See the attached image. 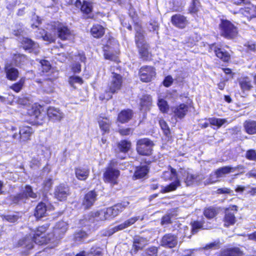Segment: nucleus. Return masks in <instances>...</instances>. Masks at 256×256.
<instances>
[{"mask_svg": "<svg viewBox=\"0 0 256 256\" xmlns=\"http://www.w3.org/2000/svg\"><path fill=\"white\" fill-rule=\"evenodd\" d=\"M177 244V236L172 234H164L160 240V246L166 248H174Z\"/></svg>", "mask_w": 256, "mask_h": 256, "instance_id": "nucleus-12", "label": "nucleus"}, {"mask_svg": "<svg viewBox=\"0 0 256 256\" xmlns=\"http://www.w3.org/2000/svg\"><path fill=\"white\" fill-rule=\"evenodd\" d=\"M154 68L150 66L142 67L140 70V76L142 81L146 82H150L156 76Z\"/></svg>", "mask_w": 256, "mask_h": 256, "instance_id": "nucleus-11", "label": "nucleus"}, {"mask_svg": "<svg viewBox=\"0 0 256 256\" xmlns=\"http://www.w3.org/2000/svg\"><path fill=\"white\" fill-rule=\"evenodd\" d=\"M152 98L150 96L144 95L140 100V104L142 107H148L152 104Z\"/></svg>", "mask_w": 256, "mask_h": 256, "instance_id": "nucleus-45", "label": "nucleus"}, {"mask_svg": "<svg viewBox=\"0 0 256 256\" xmlns=\"http://www.w3.org/2000/svg\"><path fill=\"white\" fill-rule=\"evenodd\" d=\"M208 121L211 125L216 126L218 128H220L227 122L226 119L217 118H209Z\"/></svg>", "mask_w": 256, "mask_h": 256, "instance_id": "nucleus-40", "label": "nucleus"}, {"mask_svg": "<svg viewBox=\"0 0 256 256\" xmlns=\"http://www.w3.org/2000/svg\"><path fill=\"white\" fill-rule=\"evenodd\" d=\"M120 171L113 168L110 164L106 168L104 174V180L105 182L110 183L112 184H117V179L120 176Z\"/></svg>", "mask_w": 256, "mask_h": 256, "instance_id": "nucleus-9", "label": "nucleus"}, {"mask_svg": "<svg viewBox=\"0 0 256 256\" xmlns=\"http://www.w3.org/2000/svg\"><path fill=\"white\" fill-rule=\"evenodd\" d=\"M139 218L140 216H134L132 218L126 220L124 222L120 224L119 226L114 227L108 232V236L112 235L113 234L120 230H122L132 226L139 219Z\"/></svg>", "mask_w": 256, "mask_h": 256, "instance_id": "nucleus-18", "label": "nucleus"}, {"mask_svg": "<svg viewBox=\"0 0 256 256\" xmlns=\"http://www.w3.org/2000/svg\"><path fill=\"white\" fill-rule=\"evenodd\" d=\"M87 256H103V254L99 248H92L87 254Z\"/></svg>", "mask_w": 256, "mask_h": 256, "instance_id": "nucleus-54", "label": "nucleus"}, {"mask_svg": "<svg viewBox=\"0 0 256 256\" xmlns=\"http://www.w3.org/2000/svg\"><path fill=\"white\" fill-rule=\"evenodd\" d=\"M220 28L221 34L227 38H233L238 34L237 28L228 20H222Z\"/></svg>", "mask_w": 256, "mask_h": 256, "instance_id": "nucleus-5", "label": "nucleus"}, {"mask_svg": "<svg viewBox=\"0 0 256 256\" xmlns=\"http://www.w3.org/2000/svg\"><path fill=\"white\" fill-rule=\"evenodd\" d=\"M42 158H33L31 160V167L34 168L35 166L39 167L40 165V161Z\"/></svg>", "mask_w": 256, "mask_h": 256, "instance_id": "nucleus-59", "label": "nucleus"}, {"mask_svg": "<svg viewBox=\"0 0 256 256\" xmlns=\"http://www.w3.org/2000/svg\"><path fill=\"white\" fill-rule=\"evenodd\" d=\"M88 237V234L84 231L80 230L74 234V238L76 242H83Z\"/></svg>", "mask_w": 256, "mask_h": 256, "instance_id": "nucleus-44", "label": "nucleus"}, {"mask_svg": "<svg viewBox=\"0 0 256 256\" xmlns=\"http://www.w3.org/2000/svg\"><path fill=\"white\" fill-rule=\"evenodd\" d=\"M148 244V240L139 236H136L134 238L133 248L135 252L142 249Z\"/></svg>", "mask_w": 256, "mask_h": 256, "instance_id": "nucleus-24", "label": "nucleus"}, {"mask_svg": "<svg viewBox=\"0 0 256 256\" xmlns=\"http://www.w3.org/2000/svg\"><path fill=\"white\" fill-rule=\"evenodd\" d=\"M86 57L83 54H78L76 56L75 60L78 61L77 62L74 63L72 66V70L74 73H78L81 70V65L78 63L79 62H84Z\"/></svg>", "mask_w": 256, "mask_h": 256, "instance_id": "nucleus-29", "label": "nucleus"}, {"mask_svg": "<svg viewBox=\"0 0 256 256\" xmlns=\"http://www.w3.org/2000/svg\"><path fill=\"white\" fill-rule=\"evenodd\" d=\"M34 132L32 127L22 126L20 128L19 133L13 134L12 138L14 140H18L20 142H26L30 140V137Z\"/></svg>", "mask_w": 256, "mask_h": 256, "instance_id": "nucleus-8", "label": "nucleus"}, {"mask_svg": "<svg viewBox=\"0 0 256 256\" xmlns=\"http://www.w3.org/2000/svg\"><path fill=\"white\" fill-rule=\"evenodd\" d=\"M98 122L102 130L104 132H108L111 122L108 118L100 116L98 118Z\"/></svg>", "mask_w": 256, "mask_h": 256, "instance_id": "nucleus-28", "label": "nucleus"}, {"mask_svg": "<svg viewBox=\"0 0 256 256\" xmlns=\"http://www.w3.org/2000/svg\"><path fill=\"white\" fill-rule=\"evenodd\" d=\"M200 2L198 0H192V3L189 8L190 12L195 14L198 10Z\"/></svg>", "mask_w": 256, "mask_h": 256, "instance_id": "nucleus-50", "label": "nucleus"}, {"mask_svg": "<svg viewBox=\"0 0 256 256\" xmlns=\"http://www.w3.org/2000/svg\"><path fill=\"white\" fill-rule=\"evenodd\" d=\"M92 218H89L90 221L94 220H110L108 216L106 214V209L102 210L96 212H92L90 214Z\"/></svg>", "mask_w": 256, "mask_h": 256, "instance_id": "nucleus-22", "label": "nucleus"}, {"mask_svg": "<svg viewBox=\"0 0 256 256\" xmlns=\"http://www.w3.org/2000/svg\"><path fill=\"white\" fill-rule=\"evenodd\" d=\"M36 36L38 38H42L44 40L53 42L55 40V36L50 34L47 33L44 30L38 28L36 32Z\"/></svg>", "mask_w": 256, "mask_h": 256, "instance_id": "nucleus-25", "label": "nucleus"}, {"mask_svg": "<svg viewBox=\"0 0 256 256\" xmlns=\"http://www.w3.org/2000/svg\"><path fill=\"white\" fill-rule=\"evenodd\" d=\"M237 212V206H232L226 208V210L225 216L224 218V225L228 226L233 225L236 222L235 213Z\"/></svg>", "mask_w": 256, "mask_h": 256, "instance_id": "nucleus-13", "label": "nucleus"}, {"mask_svg": "<svg viewBox=\"0 0 256 256\" xmlns=\"http://www.w3.org/2000/svg\"><path fill=\"white\" fill-rule=\"evenodd\" d=\"M159 124L164 134L166 135L168 134H170V129L166 122L163 120H160L159 121Z\"/></svg>", "mask_w": 256, "mask_h": 256, "instance_id": "nucleus-55", "label": "nucleus"}, {"mask_svg": "<svg viewBox=\"0 0 256 256\" xmlns=\"http://www.w3.org/2000/svg\"><path fill=\"white\" fill-rule=\"evenodd\" d=\"M131 146V143L130 142L124 140L121 141L118 144V148L120 152H127Z\"/></svg>", "mask_w": 256, "mask_h": 256, "instance_id": "nucleus-41", "label": "nucleus"}, {"mask_svg": "<svg viewBox=\"0 0 256 256\" xmlns=\"http://www.w3.org/2000/svg\"><path fill=\"white\" fill-rule=\"evenodd\" d=\"M68 230V224L64 221L58 222L55 225L54 228V234H48L46 236L48 239L50 236V240L48 241L49 243H54L55 242V238L56 240L60 238Z\"/></svg>", "mask_w": 256, "mask_h": 256, "instance_id": "nucleus-7", "label": "nucleus"}, {"mask_svg": "<svg viewBox=\"0 0 256 256\" xmlns=\"http://www.w3.org/2000/svg\"><path fill=\"white\" fill-rule=\"evenodd\" d=\"M5 218L8 222H14L18 219L19 216L17 214H10L6 216Z\"/></svg>", "mask_w": 256, "mask_h": 256, "instance_id": "nucleus-62", "label": "nucleus"}, {"mask_svg": "<svg viewBox=\"0 0 256 256\" xmlns=\"http://www.w3.org/2000/svg\"><path fill=\"white\" fill-rule=\"evenodd\" d=\"M122 77L120 75L112 72L111 80L108 85L109 91H106L104 94H100V100H108L112 98V94H114L122 86Z\"/></svg>", "mask_w": 256, "mask_h": 256, "instance_id": "nucleus-2", "label": "nucleus"}, {"mask_svg": "<svg viewBox=\"0 0 256 256\" xmlns=\"http://www.w3.org/2000/svg\"><path fill=\"white\" fill-rule=\"evenodd\" d=\"M246 156L249 160L256 161V152L253 150H248Z\"/></svg>", "mask_w": 256, "mask_h": 256, "instance_id": "nucleus-57", "label": "nucleus"}, {"mask_svg": "<svg viewBox=\"0 0 256 256\" xmlns=\"http://www.w3.org/2000/svg\"><path fill=\"white\" fill-rule=\"evenodd\" d=\"M216 55L224 62H228L230 59V54L220 49L215 48L214 50Z\"/></svg>", "mask_w": 256, "mask_h": 256, "instance_id": "nucleus-38", "label": "nucleus"}, {"mask_svg": "<svg viewBox=\"0 0 256 256\" xmlns=\"http://www.w3.org/2000/svg\"><path fill=\"white\" fill-rule=\"evenodd\" d=\"M21 44L24 48L28 50L30 52L38 54L40 52L38 44L28 38H23Z\"/></svg>", "mask_w": 256, "mask_h": 256, "instance_id": "nucleus-10", "label": "nucleus"}, {"mask_svg": "<svg viewBox=\"0 0 256 256\" xmlns=\"http://www.w3.org/2000/svg\"><path fill=\"white\" fill-rule=\"evenodd\" d=\"M69 83L72 86H74L76 84H82L83 82L82 78L78 76H72L69 78Z\"/></svg>", "mask_w": 256, "mask_h": 256, "instance_id": "nucleus-52", "label": "nucleus"}, {"mask_svg": "<svg viewBox=\"0 0 256 256\" xmlns=\"http://www.w3.org/2000/svg\"><path fill=\"white\" fill-rule=\"evenodd\" d=\"M39 196V194L33 191L31 186H26L22 192L16 196L13 201L14 203L26 202L28 198L36 199Z\"/></svg>", "mask_w": 256, "mask_h": 256, "instance_id": "nucleus-6", "label": "nucleus"}, {"mask_svg": "<svg viewBox=\"0 0 256 256\" xmlns=\"http://www.w3.org/2000/svg\"><path fill=\"white\" fill-rule=\"evenodd\" d=\"M41 64V70L42 72L44 73H46L49 72V70L51 68V66L50 62L46 60H42L40 62Z\"/></svg>", "mask_w": 256, "mask_h": 256, "instance_id": "nucleus-49", "label": "nucleus"}, {"mask_svg": "<svg viewBox=\"0 0 256 256\" xmlns=\"http://www.w3.org/2000/svg\"><path fill=\"white\" fill-rule=\"evenodd\" d=\"M130 204V202L128 201H124L120 203H118L116 204V208H118V214L122 212L124 209L126 208Z\"/></svg>", "mask_w": 256, "mask_h": 256, "instance_id": "nucleus-56", "label": "nucleus"}, {"mask_svg": "<svg viewBox=\"0 0 256 256\" xmlns=\"http://www.w3.org/2000/svg\"><path fill=\"white\" fill-rule=\"evenodd\" d=\"M146 253L150 256H156L158 248L155 246H152L146 250Z\"/></svg>", "mask_w": 256, "mask_h": 256, "instance_id": "nucleus-63", "label": "nucleus"}, {"mask_svg": "<svg viewBox=\"0 0 256 256\" xmlns=\"http://www.w3.org/2000/svg\"><path fill=\"white\" fill-rule=\"evenodd\" d=\"M154 144L148 138L138 140L136 142V150L142 156H150L152 154Z\"/></svg>", "mask_w": 256, "mask_h": 256, "instance_id": "nucleus-4", "label": "nucleus"}, {"mask_svg": "<svg viewBox=\"0 0 256 256\" xmlns=\"http://www.w3.org/2000/svg\"><path fill=\"white\" fill-rule=\"evenodd\" d=\"M139 49V53L144 60H147L150 55L148 50V46L146 43L142 44L141 46H137Z\"/></svg>", "mask_w": 256, "mask_h": 256, "instance_id": "nucleus-39", "label": "nucleus"}, {"mask_svg": "<svg viewBox=\"0 0 256 256\" xmlns=\"http://www.w3.org/2000/svg\"><path fill=\"white\" fill-rule=\"evenodd\" d=\"M90 174V170L87 167L79 166L75 168V174L78 179L80 180H86Z\"/></svg>", "mask_w": 256, "mask_h": 256, "instance_id": "nucleus-23", "label": "nucleus"}, {"mask_svg": "<svg viewBox=\"0 0 256 256\" xmlns=\"http://www.w3.org/2000/svg\"><path fill=\"white\" fill-rule=\"evenodd\" d=\"M52 184V180L50 178H46L44 182V187L45 190H48L50 189Z\"/></svg>", "mask_w": 256, "mask_h": 256, "instance_id": "nucleus-61", "label": "nucleus"}, {"mask_svg": "<svg viewBox=\"0 0 256 256\" xmlns=\"http://www.w3.org/2000/svg\"><path fill=\"white\" fill-rule=\"evenodd\" d=\"M244 128L246 132L250 134H256V122L254 120H246L244 123Z\"/></svg>", "mask_w": 256, "mask_h": 256, "instance_id": "nucleus-32", "label": "nucleus"}, {"mask_svg": "<svg viewBox=\"0 0 256 256\" xmlns=\"http://www.w3.org/2000/svg\"><path fill=\"white\" fill-rule=\"evenodd\" d=\"M245 12L250 14V18L256 17V8L252 6L251 8H248L245 10Z\"/></svg>", "mask_w": 256, "mask_h": 256, "instance_id": "nucleus-60", "label": "nucleus"}, {"mask_svg": "<svg viewBox=\"0 0 256 256\" xmlns=\"http://www.w3.org/2000/svg\"><path fill=\"white\" fill-rule=\"evenodd\" d=\"M58 36L62 40H68L74 38V33L72 31L62 24H60L57 28Z\"/></svg>", "mask_w": 256, "mask_h": 256, "instance_id": "nucleus-17", "label": "nucleus"}, {"mask_svg": "<svg viewBox=\"0 0 256 256\" xmlns=\"http://www.w3.org/2000/svg\"><path fill=\"white\" fill-rule=\"evenodd\" d=\"M97 194L94 190L88 192L84 196L82 202V206L84 208H90L96 200Z\"/></svg>", "mask_w": 256, "mask_h": 256, "instance_id": "nucleus-19", "label": "nucleus"}, {"mask_svg": "<svg viewBox=\"0 0 256 256\" xmlns=\"http://www.w3.org/2000/svg\"><path fill=\"white\" fill-rule=\"evenodd\" d=\"M242 253L238 248H228L223 251L220 256H242Z\"/></svg>", "mask_w": 256, "mask_h": 256, "instance_id": "nucleus-36", "label": "nucleus"}, {"mask_svg": "<svg viewBox=\"0 0 256 256\" xmlns=\"http://www.w3.org/2000/svg\"><path fill=\"white\" fill-rule=\"evenodd\" d=\"M219 248L218 242H214L207 244L205 247L200 248V250L218 249Z\"/></svg>", "mask_w": 256, "mask_h": 256, "instance_id": "nucleus-58", "label": "nucleus"}, {"mask_svg": "<svg viewBox=\"0 0 256 256\" xmlns=\"http://www.w3.org/2000/svg\"><path fill=\"white\" fill-rule=\"evenodd\" d=\"M239 84L242 92L249 91L252 88V80L248 77L240 78Z\"/></svg>", "mask_w": 256, "mask_h": 256, "instance_id": "nucleus-27", "label": "nucleus"}, {"mask_svg": "<svg viewBox=\"0 0 256 256\" xmlns=\"http://www.w3.org/2000/svg\"><path fill=\"white\" fill-rule=\"evenodd\" d=\"M48 227V224L39 226L34 234L26 236L20 239L18 242V246L30 250L34 248L36 244L43 245L48 244L50 238L49 236L48 239L44 234Z\"/></svg>", "mask_w": 256, "mask_h": 256, "instance_id": "nucleus-1", "label": "nucleus"}, {"mask_svg": "<svg viewBox=\"0 0 256 256\" xmlns=\"http://www.w3.org/2000/svg\"><path fill=\"white\" fill-rule=\"evenodd\" d=\"M236 168L230 166H224L217 169L214 172V175L216 178H220L224 176L226 174H230L231 172H234L236 170Z\"/></svg>", "mask_w": 256, "mask_h": 256, "instance_id": "nucleus-26", "label": "nucleus"}, {"mask_svg": "<svg viewBox=\"0 0 256 256\" xmlns=\"http://www.w3.org/2000/svg\"><path fill=\"white\" fill-rule=\"evenodd\" d=\"M14 59L16 65L22 64L26 60V56L20 54H14Z\"/></svg>", "mask_w": 256, "mask_h": 256, "instance_id": "nucleus-48", "label": "nucleus"}, {"mask_svg": "<svg viewBox=\"0 0 256 256\" xmlns=\"http://www.w3.org/2000/svg\"><path fill=\"white\" fill-rule=\"evenodd\" d=\"M54 194L58 200H64L70 194L69 188L64 184H60L56 188Z\"/></svg>", "mask_w": 256, "mask_h": 256, "instance_id": "nucleus-15", "label": "nucleus"}, {"mask_svg": "<svg viewBox=\"0 0 256 256\" xmlns=\"http://www.w3.org/2000/svg\"><path fill=\"white\" fill-rule=\"evenodd\" d=\"M158 105L161 112H166L168 110V106L167 102L162 98H158Z\"/></svg>", "mask_w": 256, "mask_h": 256, "instance_id": "nucleus-46", "label": "nucleus"}, {"mask_svg": "<svg viewBox=\"0 0 256 256\" xmlns=\"http://www.w3.org/2000/svg\"><path fill=\"white\" fill-rule=\"evenodd\" d=\"M188 106L184 104H181L172 108V110L174 116L180 119L185 116L188 112Z\"/></svg>", "mask_w": 256, "mask_h": 256, "instance_id": "nucleus-20", "label": "nucleus"}, {"mask_svg": "<svg viewBox=\"0 0 256 256\" xmlns=\"http://www.w3.org/2000/svg\"><path fill=\"white\" fill-rule=\"evenodd\" d=\"M90 32L93 36L96 38L102 36L104 33V28L99 24L94 25Z\"/></svg>", "mask_w": 256, "mask_h": 256, "instance_id": "nucleus-35", "label": "nucleus"}, {"mask_svg": "<svg viewBox=\"0 0 256 256\" xmlns=\"http://www.w3.org/2000/svg\"><path fill=\"white\" fill-rule=\"evenodd\" d=\"M47 114L49 119L52 122H60L64 116V114L60 108L52 106L48 108Z\"/></svg>", "mask_w": 256, "mask_h": 256, "instance_id": "nucleus-16", "label": "nucleus"}, {"mask_svg": "<svg viewBox=\"0 0 256 256\" xmlns=\"http://www.w3.org/2000/svg\"><path fill=\"white\" fill-rule=\"evenodd\" d=\"M6 77L10 80H16L18 77V72L17 69L11 67L10 66H6L5 68Z\"/></svg>", "mask_w": 256, "mask_h": 256, "instance_id": "nucleus-33", "label": "nucleus"}, {"mask_svg": "<svg viewBox=\"0 0 256 256\" xmlns=\"http://www.w3.org/2000/svg\"><path fill=\"white\" fill-rule=\"evenodd\" d=\"M47 209L46 204L43 202L40 203L36 207L34 216L36 218H40L46 216Z\"/></svg>", "mask_w": 256, "mask_h": 256, "instance_id": "nucleus-31", "label": "nucleus"}, {"mask_svg": "<svg viewBox=\"0 0 256 256\" xmlns=\"http://www.w3.org/2000/svg\"><path fill=\"white\" fill-rule=\"evenodd\" d=\"M184 176L186 177L184 182L187 186H190L192 184L194 180H196L197 176L190 174L186 171L184 172Z\"/></svg>", "mask_w": 256, "mask_h": 256, "instance_id": "nucleus-42", "label": "nucleus"}, {"mask_svg": "<svg viewBox=\"0 0 256 256\" xmlns=\"http://www.w3.org/2000/svg\"><path fill=\"white\" fill-rule=\"evenodd\" d=\"M148 170L147 165L138 166L136 168L134 176L136 179L143 178L148 173Z\"/></svg>", "mask_w": 256, "mask_h": 256, "instance_id": "nucleus-30", "label": "nucleus"}, {"mask_svg": "<svg viewBox=\"0 0 256 256\" xmlns=\"http://www.w3.org/2000/svg\"><path fill=\"white\" fill-rule=\"evenodd\" d=\"M216 209L212 207L208 208L204 211V215L208 218H212L216 214Z\"/></svg>", "mask_w": 256, "mask_h": 256, "instance_id": "nucleus-47", "label": "nucleus"}, {"mask_svg": "<svg viewBox=\"0 0 256 256\" xmlns=\"http://www.w3.org/2000/svg\"><path fill=\"white\" fill-rule=\"evenodd\" d=\"M132 117V111L130 110L122 111L118 116V120L122 123L128 122Z\"/></svg>", "mask_w": 256, "mask_h": 256, "instance_id": "nucleus-34", "label": "nucleus"}, {"mask_svg": "<svg viewBox=\"0 0 256 256\" xmlns=\"http://www.w3.org/2000/svg\"><path fill=\"white\" fill-rule=\"evenodd\" d=\"M75 6L77 8H80L82 12L86 14L90 13L93 8L92 3L87 0H84L82 4L80 0H76L75 2Z\"/></svg>", "mask_w": 256, "mask_h": 256, "instance_id": "nucleus-21", "label": "nucleus"}, {"mask_svg": "<svg viewBox=\"0 0 256 256\" xmlns=\"http://www.w3.org/2000/svg\"><path fill=\"white\" fill-rule=\"evenodd\" d=\"M136 42L137 46H141L142 44L146 43L144 40V31L138 26L136 28Z\"/></svg>", "mask_w": 256, "mask_h": 256, "instance_id": "nucleus-37", "label": "nucleus"}, {"mask_svg": "<svg viewBox=\"0 0 256 256\" xmlns=\"http://www.w3.org/2000/svg\"><path fill=\"white\" fill-rule=\"evenodd\" d=\"M170 22L174 26L180 29L185 28L188 24L186 17L180 14L173 15Z\"/></svg>", "mask_w": 256, "mask_h": 256, "instance_id": "nucleus-14", "label": "nucleus"}, {"mask_svg": "<svg viewBox=\"0 0 256 256\" xmlns=\"http://www.w3.org/2000/svg\"><path fill=\"white\" fill-rule=\"evenodd\" d=\"M162 178L166 180H174V182L166 186H162L160 192L162 193L168 192L174 190L180 186V182L177 178L176 170L171 167L168 170L165 171L163 172Z\"/></svg>", "mask_w": 256, "mask_h": 256, "instance_id": "nucleus-3", "label": "nucleus"}, {"mask_svg": "<svg viewBox=\"0 0 256 256\" xmlns=\"http://www.w3.org/2000/svg\"><path fill=\"white\" fill-rule=\"evenodd\" d=\"M118 132L121 135L127 136L132 132V130L130 128H122L120 129Z\"/></svg>", "mask_w": 256, "mask_h": 256, "instance_id": "nucleus-64", "label": "nucleus"}, {"mask_svg": "<svg viewBox=\"0 0 256 256\" xmlns=\"http://www.w3.org/2000/svg\"><path fill=\"white\" fill-rule=\"evenodd\" d=\"M203 222H201L195 221L192 224V234H196L198 230L200 229L202 226Z\"/></svg>", "mask_w": 256, "mask_h": 256, "instance_id": "nucleus-51", "label": "nucleus"}, {"mask_svg": "<svg viewBox=\"0 0 256 256\" xmlns=\"http://www.w3.org/2000/svg\"><path fill=\"white\" fill-rule=\"evenodd\" d=\"M24 79H21L18 82L14 84L11 86V88L16 92H19L24 85Z\"/></svg>", "mask_w": 256, "mask_h": 256, "instance_id": "nucleus-53", "label": "nucleus"}, {"mask_svg": "<svg viewBox=\"0 0 256 256\" xmlns=\"http://www.w3.org/2000/svg\"><path fill=\"white\" fill-rule=\"evenodd\" d=\"M106 214L109 216L110 219H112L118 214V208L116 206L107 208L106 209Z\"/></svg>", "mask_w": 256, "mask_h": 256, "instance_id": "nucleus-43", "label": "nucleus"}]
</instances>
